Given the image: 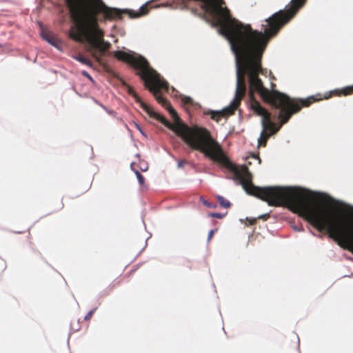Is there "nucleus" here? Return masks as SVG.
<instances>
[{"instance_id":"f257e3e1","label":"nucleus","mask_w":353,"mask_h":353,"mask_svg":"<svg viewBox=\"0 0 353 353\" xmlns=\"http://www.w3.org/2000/svg\"><path fill=\"white\" fill-rule=\"evenodd\" d=\"M115 57L143 70L150 90L157 100L163 104L174 119V123L164 121L145 103H141L143 109L152 117L161 120L165 124L192 148L202 152L210 159L227 167L234 173V181L241 185L248 194L268 202L269 205L285 204L290 208L301 212L313 225L319 229L325 225L340 241L351 248V218L337 207L324 201H315L312 194L296 187H265L254 186L251 183V176L245 166H237L225 156L221 145L211 137L204 128H190L182 123L174 108L165 101L159 93L158 89L166 86L160 75L148 66L147 60L142 56L128 53L121 50L114 52Z\"/></svg>"},{"instance_id":"ddd939ff","label":"nucleus","mask_w":353,"mask_h":353,"mask_svg":"<svg viewBox=\"0 0 353 353\" xmlns=\"http://www.w3.org/2000/svg\"><path fill=\"white\" fill-rule=\"evenodd\" d=\"M313 98H314V97H309V98H307V99H306L305 100H303L302 101V104L303 105H306L307 104V101H310Z\"/></svg>"},{"instance_id":"0eeeda50","label":"nucleus","mask_w":353,"mask_h":353,"mask_svg":"<svg viewBox=\"0 0 353 353\" xmlns=\"http://www.w3.org/2000/svg\"><path fill=\"white\" fill-rule=\"evenodd\" d=\"M200 201L205 206L210 208H216V205L214 203H211L208 201L205 200L203 197L201 196L199 199Z\"/></svg>"},{"instance_id":"9d476101","label":"nucleus","mask_w":353,"mask_h":353,"mask_svg":"<svg viewBox=\"0 0 353 353\" xmlns=\"http://www.w3.org/2000/svg\"><path fill=\"white\" fill-rule=\"evenodd\" d=\"M208 216H210V217H215V218H218V219H221L222 217H223L224 214H222L221 213L214 212V213L209 214Z\"/></svg>"},{"instance_id":"6e6552de","label":"nucleus","mask_w":353,"mask_h":353,"mask_svg":"<svg viewBox=\"0 0 353 353\" xmlns=\"http://www.w3.org/2000/svg\"><path fill=\"white\" fill-rule=\"evenodd\" d=\"M134 174L137 176L139 183L141 185L144 184V178L138 170H134Z\"/></svg>"},{"instance_id":"2eb2a0df","label":"nucleus","mask_w":353,"mask_h":353,"mask_svg":"<svg viewBox=\"0 0 353 353\" xmlns=\"http://www.w3.org/2000/svg\"><path fill=\"white\" fill-rule=\"evenodd\" d=\"M140 168H141V170L142 171H145V170H148V165H145V166H141V167H140Z\"/></svg>"},{"instance_id":"39448f33","label":"nucleus","mask_w":353,"mask_h":353,"mask_svg":"<svg viewBox=\"0 0 353 353\" xmlns=\"http://www.w3.org/2000/svg\"><path fill=\"white\" fill-rule=\"evenodd\" d=\"M216 199L219 203V205L223 208H228L230 205V203L228 201L225 200L223 196H217Z\"/></svg>"},{"instance_id":"4468645a","label":"nucleus","mask_w":353,"mask_h":353,"mask_svg":"<svg viewBox=\"0 0 353 353\" xmlns=\"http://www.w3.org/2000/svg\"><path fill=\"white\" fill-rule=\"evenodd\" d=\"M212 234H213V230H210L209 232V234H208V241L212 238Z\"/></svg>"},{"instance_id":"7ed1b4c3","label":"nucleus","mask_w":353,"mask_h":353,"mask_svg":"<svg viewBox=\"0 0 353 353\" xmlns=\"http://www.w3.org/2000/svg\"><path fill=\"white\" fill-rule=\"evenodd\" d=\"M71 17L74 23L70 37L79 42L86 41L87 50L97 59L110 46L103 39V32L99 28L96 14L102 13L110 18L112 10L101 0H65Z\"/></svg>"},{"instance_id":"6ab92c4d","label":"nucleus","mask_w":353,"mask_h":353,"mask_svg":"<svg viewBox=\"0 0 353 353\" xmlns=\"http://www.w3.org/2000/svg\"><path fill=\"white\" fill-rule=\"evenodd\" d=\"M294 229L296 231H299V229H297L296 228H294Z\"/></svg>"},{"instance_id":"1a4fd4ad","label":"nucleus","mask_w":353,"mask_h":353,"mask_svg":"<svg viewBox=\"0 0 353 353\" xmlns=\"http://www.w3.org/2000/svg\"><path fill=\"white\" fill-rule=\"evenodd\" d=\"M41 37L43 39H45L48 43H50L51 45L55 46L57 48V46L50 39H49L46 35L44 34V33H41Z\"/></svg>"},{"instance_id":"f8f14e48","label":"nucleus","mask_w":353,"mask_h":353,"mask_svg":"<svg viewBox=\"0 0 353 353\" xmlns=\"http://www.w3.org/2000/svg\"><path fill=\"white\" fill-rule=\"evenodd\" d=\"M82 74H83L85 77H86L87 78H88V79H89V80H90L92 82H93V81H94V80H93L92 77L89 74V73H88V72H87L86 71H83V72H82Z\"/></svg>"},{"instance_id":"20e7f679","label":"nucleus","mask_w":353,"mask_h":353,"mask_svg":"<svg viewBox=\"0 0 353 353\" xmlns=\"http://www.w3.org/2000/svg\"><path fill=\"white\" fill-rule=\"evenodd\" d=\"M252 108L256 113H257L263 118L261 120L263 130L260 133V137L259 139V142H260V140L263 138L264 135L265 130L269 129L270 130V134H273L276 131V129L274 128L273 123L269 121L268 112L263 108H262L258 103L254 102L252 104Z\"/></svg>"},{"instance_id":"9b49d317","label":"nucleus","mask_w":353,"mask_h":353,"mask_svg":"<svg viewBox=\"0 0 353 353\" xmlns=\"http://www.w3.org/2000/svg\"><path fill=\"white\" fill-rule=\"evenodd\" d=\"M94 309L90 310L85 316H84V319L85 320H89L91 316H92V314L94 312Z\"/></svg>"},{"instance_id":"f03ea898","label":"nucleus","mask_w":353,"mask_h":353,"mask_svg":"<svg viewBox=\"0 0 353 353\" xmlns=\"http://www.w3.org/2000/svg\"><path fill=\"white\" fill-rule=\"evenodd\" d=\"M202 9L211 14L216 22L212 26H219V34L223 35L230 44V48L235 56L236 63V89L234 97L229 105L220 110H210L212 119L218 120L219 116L232 113L237 106L239 99L245 92V74L249 78L250 91L259 92L267 102L276 108H281L286 115L280 113L283 123L285 122L290 115L297 111L300 107L293 99L283 93L272 90L269 91L263 87L257 74L261 70L260 61L262 53L269 37L276 34L281 26L286 23L303 3L304 0H291L292 8L285 12H276L265 19L263 33L252 30L249 26H243L235 19H232L227 9L221 6V0H201Z\"/></svg>"},{"instance_id":"a211bd4d","label":"nucleus","mask_w":353,"mask_h":353,"mask_svg":"<svg viewBox=\"0 0 353 353\" xmlns=\"http://www.w3.org/2000/svg\"><path fill=\"white\" fill-rule=\"evenodd\" d=\"M190 97H187V98H186V101H190Z\"/></svg>"},{"instance_id":"f3484780","label":"nucleus","mask_w":353,"mask_h":353,"mask_svg":"<svg viewBox=\"0 0 353 353\" xmlns=\"http://www.w3.org/2000/svg\"><path fill=\"white\" fill-rule=\"evenodd\" d=\"M182 166V162H179L178 163V167H181Z\"/></svg>"},{"instance_id":"423d86ee","label":"nucleus","mask_w":353,"mask_h":353,"mask_svg":"<svg viewBox=\"0 0 353 353\" xmlns=\"http://www.w3.org/2000/svg\"><path fill=\"white\" fill-rule=\"evenodd\" d=\"M74 59H76L77 61H79L80 63L85 64L89 67L92 66L91 62L83 56L74 57Z\"/></svg>"},{"instance_id":"dca6fc26","label":"nucleus","mask_w":353,"mask_h":353,"mask_svg":"<svg viewBox=\"0 0 353 353\" xmlns=\"http://www.w3.org/2000/svg\"><path fill=\"white\" fill-rule=\"evenodd\" d=\"M137 128H138L139 131H140V132H141L143 135H144L143 132H142L141 129L140 128V127H139V125H137Z\"/></svg>"}]
</instances>
